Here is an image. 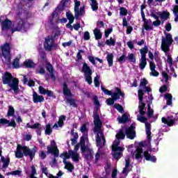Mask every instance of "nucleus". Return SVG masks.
Listing matches in <instances>:
<instances>
[{
    "label": "nucleus",
    "mask_w": 178,
    "mask_h": 178,
    "mask_svg": "<svg viewBox=\"0 0 178 178\" xmlns=\"http://www.w3.org/2000/svg\"><path fill=\"white\" fill-rule=\"evenodd\" d=\"M112 151H113V152H121V154H123V151H124V147L115 146V147H112Z\"/></svg>",
    "instance_id": "8fccbe9b"
},
{
    "label": "nucleus",
    "mask_w": 178,
    "mask_h": 178,
    "mask_svg": "<svg viewBox=\"0 0 178 178\" xmlns=\"http://www.w3.org/2000/svg\"><path fill=\"white\" fill-rule=\"evenodd\" d=\"M56 35H58V34L55 33L54 35H48L44 38L43 47L46 51L51 52V51H54V49L58 48V44L55 42Z\"/></svg>",
    "instance_id": "39448f33"
},
{
    "label": "nucleus",
    "mask_w": 178,
    "mask_h": 178,
    "mask_svg": "<svg viewBox=\"0 0 178 178\" xmlns=\"http://www.w3.org/2000/svg\"><path fill=\"white\" fill-rule=\"evenodd\" d=\"M113 54H108L106 56L107 62L108 63V67L113 66Z\"/></svg>",
    "instance_id": "72a5a7b5"
},
{
    "label": "nucleus",
    "mask_w": 178,
    "mask_h": 178,
    "mask_svg": "<svg viewBox=\"0 0 178 178\" xmlns=\"http://www.w3.org/2000/svg\"><path fill=\"white\" fill-rule=\"evenodd\" d=\"M93 34L95 40H101V38H102V32H101V30L98 28H95L93 30Z\"/></svg>",
    "instance_id": "c85d7f7f"
},
{
    "label": "nucleus",
    "mask_w": 178,
    "mask_h": 178,
    "mask_svg": "<svg viewBox=\"0 0 178 178\" xmlns=\"http://www.w3.org/2000/svg\"><path fill=\"white\" fill-rule=\"evenodd\" d=\"M33 97V101L34 104H38V102H44V96L39 95L37 92H34Z\"/></svg>",
    "instance_id": "4be33fe9"
},
{
    "label": "nucleus",
    "mask_w": 178,
    "mask_h": 178,
    "mask_svg": "<svg viewBox=\"0 0 178 178\" xmlns=\"http://www.w3.org/2000/svg\"><path fill=\"white\" fill-rule=\"evenodd\" d=\"M46 69L49 73H50V77L53 81L56 80V76H55V73H54V66L51 63H46Z\"/></svg>",
    "instance_id": "aec40b11"
},
{
    "label": "nucleus",
    "mask_w": 178,
    "mask_h": 178,
    "mask_svg": "<svg viewBox=\"0 0 178 178\" xmlns=\"http://www.w3.org/2000/svg\"><path fill=\"white\" fill-rule=\"evenodd\" d=\"M37 152V147H34L32 149L27 146H22V145H17V151L15 152V156L20 159L23 156H29L30 160L33 161L35 156Z\"/></svg>",
    "instance_id": "f03ea898"
},
{
    "label": "nucleus",
    "mask_w": 178,
    "mask_h": 178,
    "mask_svg": "<svg viewBox=\"0 0 178 178\" xmlns=\"http://www.w3.org/2000/svg\"><path fill=\"white\" fill-rule=\"evenodd\" d=\"M138 120L140 122V123H148V118L144 117V115H141V116L138 118Z\"/></svg>",
    "instance_id": "680f3d73"
},
{
    "label": "nucleus",
    "mask_w": 178,
    "mask_h": 178,
    "mask_svg": "<svg viewBox=\"0 0 178 178\" xmlns=\"http://www.w3.org/2000/svg\"><path fill=\"white\" fill-rule=\"evenodd\" d=\"M91 149H87V154L85 155L86 159L88 161H91V159H94V156L92 155V153L91 152Z\"/></svg>",
    "instance_id": "79ce46f5"
},
{
    "label": "nucleus",
    "mask_w": 178,
    "mask_h": 178,
    "mask_svg": "<svg viewBox=\"0 0 178 178\" xmlns=\"http://www.w3.org/2000/svg\"><path fill=\"white\" fill-rule=\"evenodd\" d=\"M63 95L66 97H70L68 98H66L65 102L66 104H70V106H73L74 108H77V104H76V99L72 98L73 97V95L72 94V90L67 87V83L66 82H64L63 83Z\"/></svg>",
    "instance_id": "0eeeda50"
},
{
    "label": "nucleus",
    "mask_w": 178,
    "mask_h": 178,
    "mask_svg": "<svg viewBox=\"0 0 178 178\" xmlns=\"http://www.w3.org/2000/svg\"><path fill=\"white\" fill-rule=\"evenodd\" d=\"M156 10H150V16L151 17H153L154 19H158V15H156Z\"/></svg>",
    "instance_id": "774afa93"
},
{
    "label": "nucleus",
    "mask_w": 178,
    "mask_h": 178,
    "mask_svg": "<svg viewBox=\"0 0 178 178\" xmlns=\"http://www.w3.org/2000/svg\"><path fill=\"white\" fill-rule=\"evenodd\" d=\"M30 29V23L25 19H17L13 24V28L11 29V33H16V31L20 32L24 31V33H27Z\"/></svg>",
    "instance_id": "7ed1b4c3"
},
{
    "label": "nucleus",
    "mask_w": 178,
    "mask_h": 178,
    "mask_svg": "<svg viewBox=\"0 0 178 178\" xmlns=\"http://www.w3.org/2000/svg\"><path fill=\"white\" fill-rule=\"evenodd\" d=\"M151 149H152L149 147L147 150H145L143 152V157L145 159V161L152 162L153 163H156V156L149 154V151H151Z\"/></svg>",
    "instance_id": "2eb2a0df"
},
{
    "label": "nucleus",
    "mask_w": 178,
    "mask_h": 178,
    "mask_svg": "<svg viewBox=\"0 0 178 178\" xmlns=\"http://www.w3.org/2000/svg\"><path fill=\"white\" fill-rule=\"evenodd\" d=\"M7 176H22V170H16L15 171L6 173Z\"/></svg>",
    "instance_id": "a19ab883"
},
{
    "label": "nucleus",
    "mask_w": 178,
    "mask_h": 178,
    "mask_svg": "<svg viewBox=\"0 0 178 178\" xmlns=\"http://www.w3.org/2000/svg\"><path fill=\"white\" fill-rule=\"evenodd\" d=\"M74 12L75 13V19L77 20L80 18V17L84 15V12L86 10V6H82L80 8V6L81 5V2L80 1L74 0Z\"/></svg>",
    "instance_id": "9d476101"
},
{
    "label": "nucleus",
    "mask_w": 178,
    "mask_h": 178,
    "mask_svg": "<svg viewBox=\"0 0 178 178\" xmlns=\"http://www.w3.org/2000/svg\"><path fill=\"white\" fill-rule=\"evenodd\" d=\"M65 16L67 20H69V22H74V19H76V15H74V17L72 12L70 11L66 12Z\"/></svg>",
    "instance_id": "58836bf2"
},
{
    "label": "nucleus",
    "mask_w": 178,
    "mask_h": 178,
    "mask_svg": "<svg viewBox=\"0 0 178 178\" xmlns=\"http://www.w3.org/2000/svg\"><path fill=\"white\" fill-rule=\"evenodd\" d=\"M70 151L73 150H69L68 153L67 152H63L62 154H60V158H63V161H66V159H70V156H72V155L70 154Z\"/></svg>",
    "instance_id": "f704fd0d"
},
{
    "label": "nucleus",
    "mask_w": 178,
    "mask_h": 178,
    "mask_svg": "<svg viewBox=\"0 0 178 178\" xmlns=\"http://www.w3.org/2000/svg\"><path fill=\"white\" fill-rule=\"evenodd\" d=\"M118 122L120 124L127 123V122H129V116H127V114L124 113L122 118H118Z\"/></svg>",
    "instance_id": "c9c22d12"
},
{
    "label": "nucleus",
    "mask_w": 178,
    "mask_h": 178,
    "mask_svg": "<svg viewBox=\"0 0 178 178\" xmlns=\"http://www.w3.org/2000/svg\"><path fill=\"white\" fill-rule=\"evenodd\" d=\"M142 19H143V22H144L143 23V29L145 30H146V31H151L154 30V26L148 24V19H147V18H145V17Z\"/></svg>",
    "instance_id": "5701e85b"
},
{
    "label": "nucleus",
    "mask_w": 178,
    "mask_h": 178,
    "mask_svg": "<svg viewBox=\"0 0 178 178\" xmlns=\"http://www.w3.org/2000/svg\"><path fill=\"white\" fill-rule=\"evenodd\" d=\"M176 118L170 115L168 116L167 118L163 117L161 118V122L164 124H167L168 127H172V126H175L176 124Z\"/></svg>",
    "instance_id": "4468645a"
},
{
    "label": "nucleus",
    "mask_w": 178,
    "mask_h": 178,
    "mask_svg": "<svg viewBox=\"0 0 178 178\" xmlns=\"http://www.w3.org/2000/svg\"><path fill=\"white\" fill-rule=\"evenodd\" d=\"M172 12L175 16V22H178V5L174 6V8L172 9Z\"/></svg>",
    "instance_id": "de8ad7c7"
},
{
    "label": "nucleus",
    "mask_w": 178,
    "mask_h": 178,
    "mask_svg": "<svg viewBox=\"0 0 178 178\" xmlns=\"http://www.w3.org/2000/svg\"><path fill=\"white\" fill-rule=\"evenodd\" d=\"M123 153L122 152H114L113 156L114 159H116V161H119V159L122 157Z\"/></svg>",
    "instance_id": "13d9d810"
},
{
    "label": "nucleus",
    "mask_w": 178,
    "mask_h": 178,
    "mask_svg": "<svg viewBox=\"0 0 178 178\" xmlns=\"http://www.w3.org/2000/svg\"><path fill=\"white\" fill-rule=\"evenodd\" d=\"M93 101L95 102V105L97 106L95 108L93 111V123L95 126L96 131H99V130H101V127L102 126V121H101V119L99 118V114H98V111L99 109V106H101V104H99V100L98 99V96L97 95L93 97Z\"/></svg>",
    "instance_id": "20e7f679"
},
{
    "label": "nucleus",
    "mask_w": 178,
    "mask_h": 178,
    "mask_svg": "<svg viewBox=\"0 0 178 178\" xmlns=\"http://www.w3.org/2000/svg\"><path fill=\"white\" fill-rule=\"evenodd\" d=\"M70 154L71 155V158L72 159V161H74V162H79V161H80V156L79 155V154L76 153L74 151H70Z\"/></svg>",
    "instance_id": "7c9ffc66"
},
{
    "label": "nucleus",
    "mask_w": 178,
    "mask_h": 178,
    "mask_svg": "<svg viewBox=\"0 0 178 178\" xmlns=\"http://www.w3.org/2000/svg\"><path fill=\"white\" fill-rule=\"evenodd\" d=\"M55 144H56L55 140L51 141V145L47 146V154H51V155H54L55 158H58V156H59V149H58L57 146H54Z\"/></svg>",
    "instance_id": "f8f14e48"
},
{
    "label": "nucleus",
    "mask_w": 178,
    "mask_h": 178,
    "mask_svg": "<svg viewBox=\"0 0 178 178\" xmlns=\"http://www.w3.org/2000/svg\"><path fill=\"white\" fill-rule=\"evenodd\" d=\"M58 8H56L54 11H53L51 14V18L49 19V23L51 26H54L55 24L54 23V19H55V16H58Z\"/></svg>",
    "instance_id": "37998d69"
},
{
    "label": "nucleus",
    "mask_w": 178,
    "mask_h": 178,
    "mask_svg": "<svg viewBox=\"0 0 178 178\" xmlns=\"http://www.w3.org/2000/svg\"><path fill=\"white\" fill-rule=\"evenodd\" d=\"M26 127L27 129H33L36 130V134L38 136H41V132L42 131V127L39 122H36L33 125H31L30 123H27Z\"/></svg>",
    "instance_id": "f3484780"
},
{
    "label": "nucleus",
    "mask_w": 178,
    "mask_h": 178,
    "mask_svg": "<svg viewBox=\"0 0 178 178\" xmlns=\"http://www.w3.org/2000/svg\"><path fill=\"white\" fill-rule=\"evenodd\" d=\"M112 31H113V28H108L104 31V35L106 38H108V37H109V34H111Z\"/></svg>",
    "instance_id": "69168bd1"
},
{
    "label": "nucleus",
    "mask_w": 178,
    "mask_h": 178,
    "mask_svg": "<svg viewBox=\"0 0 178 178\" xmlns=\"http://www.w3.org/2000/svg\"><path fill=\"white\" fill-rule=\"evenodd\" d=\"M3 84L8 86L10 89L8 92L14 91L15 94L20 92V89L19 88V79L15 78L9 72H6L4 75L2 76Z\"/></svg>",
    "instance_id": "f257e3e1"
},
{
    "label": "nucleus",
    "mask_w": 178,
    "mask_h": 178,
    "mask_svg": "<svg viewBox=\"0 0 178 178\" xmlns=\"http://www.w3.org/2000/svg\"><path fill=\"white\" fill-rule=\"evenodd\" d=\"M125 136L129 140L136 138V126L131 124L129 127L125 129Z\"/></svg>",
    "instance_id": "ddd939ff"
},
{
    "label": "nucleus",
    "mask_w": 178,
    "mask_h": 178,
    "mask_svg": "<svg viewBox=\"0 0 178 178\" xmlns=\"http://www.w3.org/2000/svg\"><path fill=\"white\" fill-rule=\"evenodd\" d=\"M90 1H91L90 6H91L92 10H93V12H97V10H98V2L97 1V0H90Z\"/></svg>",
    "instance_id": "4c0bfd02"
},
{
    "label": "nucleus",
    "mask_w": 178,
    "mask_h": 178,
    "mask_svg": "<svg viewBox=\"0 0 178 178\" xmlns=\"http://www.w3.org/2000/svg\"><path fill=\"white\" fill-rule=\"evenodd\" d=\"M127 59L132 63H136V56H134V54H133V53L129 54L128 55V56L127 57Z\"/></svg>",
    "instance_id": "09e8293b"
},
{
    "label": "nucleus",
    "mask_w": 178,
    "mask_h": 178,
    "mask_svg": "<svg viewBox=\"0 0 178 178\" xmlns=\"http://www.w3.org/2000/svg\"><path fill=\"white\" fill-rule=\"evenodd\" d=\"M135 158L136 159H137L138 161L139 159H140V161L143 159V155L142 154H144V149L143 148H136V149L135 150Z\"/></svg>",
    "instance_id": "b1692460"
},
{
    "label": "nucleus",
    "mask_w": 178,
    "mask_h": 178,
    "mask_svg": "<svg viewBox=\"0 0 178 178\" xmlns=\"http://www.w3.org/2000/svg\"><path fill=\"white\" fill-rule=\"evenodd\" d=\"M14 115H15V108H13V106H9L7 115L10 117V116H13Z\"/></svg>",
    "instance_id": "5fc2aeb1"
},
{
    "label": "nucleus",
    "mask_w": 178,
    "mask_h": 178,
    "mask_svg": "<svg viewBox=\"0 0 178 178\" xmlns=\"http://www.w3.org/2000/svg\"><path fill=\"white\" fill-rule=\"evenodd\" d=\"M127 13H128V11H127V9H126V8L121 7L120 8V15L121 16H127Z\"/></svg>",
    "instance_id": "4d7b16f0"
},
{
    "label": "nucleus",
    "mask_w": 178,
    "mask_h": 178,
    "mask_svg": "<svg viewBox=\"0 0 178 178\" xmlns=\"http://www.w3.org/2000/svg\"><path fill=\"white\" fill-rule=\"evenodd\" d=\"M105 44L106 45H108V47H115L116 42L113 40V38H110V39L106 40Z\"/></svg>",
    "instance_id": "c03bdc74"
},
{
    "label": "nucleus",
    "mask_w": 178,
    "mask_h": 178,
    "mask_svg": "<svg viewBox=\"0 0 178 178\" xmlns=\"http://www.w3.org/2000/svg\"><path fill=\"white\" fill-rule=\"evenodd\" d=\"M145 66H147V58H140L139 63V67L140 70L145 69Z\"/></svg>",
    "instance_id": "ea45409f"
},
{
    "label": "nucleus",
    "mask_w": 178,
    "mask_h": 178,
    "mask_svg": "<svg viewBox=\"0 0 178 178\" xmlns=\"http://www.w3.org/2000/svg\"><path fill=\"white\" fill-rule=\"evenodd\" d=\"M117 140H124L126 138V134L123 131V129H120L118 133L115 135Z\"/></svg>",
    "instance_id": "473e14b6"
},
{
    "label": "nucleus",
    "mask_w": 178,
    "mask_h": 178,
    "mask_svg": "<svg viewBox=\"0 0 178 178\" xmlns=\"http://www.w3.org/2000/svg\"><path fill=\"white\" fill-rule=\"evenodd\" d=\"M1 162L3 163L2 168L3 169H6V168H8V166H9V164L10 163V158L7 157L6 159L3 156H1Z\"/></svg>",
    "instance_id": "cd10ccee"
},
{
    "label": "nucleus",
    "mask_w": 178,
    "mask_h": 178,
    "mask_svg": "<svg viewBox=\"0 0 178 178\" xmlns=\"http://www.w3.org/2000/svg\"><path fill=\"white\" fill-rule=\"evenodd\" d=\"M36 73L38 74H44L45 73V68L42 65H39V70H36Z\"/></svg>",
    "instance_id": "0e129e2a"
},
{
    "label": "nucleus",
    "mask_w": 178,
    "mask_h": 178,
    "mask_svg": "<svg viewBox=\"0 0 178 178\" xmlns=\"http://www.w3.org/2000/svg\"><path fill=\"white\" fill-rule=\"evenodd\" d=\"M164 98L167 101L166 105H168L170 106H172V101L173 99V96L172 95V94L166 93L165 95H164Z\"/></svg>",
    "instance_id": "c756f323"
},
{
    "label": "nucleus",
    "mask_w": 178,
    "mask_h": 178,
    "mask_svg": "<svg viewBox=\"0 0 178 178\" xmlns=\"http://www.w3.org/2000/svg\"><path fill=\"white\" fill-rule=\"evenodd\" d=\"M81 72L83 73L86 81L90 85L92 84V70L87 63H83Z\"/></svg>",
    "instance_id": "1a4fd4ad"
},
{
    "label": "nucleus",
    "mask_w": 178,
    "mask_h": 178,
    "mask_svg": "<svg viewBox=\"0 0 178 178\" xmlns=\"http://www.w3.org/2000/svg\"><path fill=\"white\" fill-rule=\"evenodd\" d=\"M165 38H163L161 40V45H168L170 46L173 44V39L172 38V34L169 33L164 32Z\"/></svg>",
    "instance_id": "dca6fc26"
},
{
    "label": "nucleus",
    "mask_w": 178,
    "mask_h": 178,
    "mask_svg": "<svg viewBox=\"0 0 178 178\" xmlns=\"http://www.w3.org/2000/svg\"><path fill=\"white\" fill-rule=\"evenodd\" d=\"M71 136H72L73 138H71L72 145H74L77 144V139L79 138V134L74 131V129L71 130Z\"/></svg>",
    "instance_id": "a878e982"
},
{
    "label": "nucleus",
    "mask_w": 178,
    "mask_h": 178,
    "mask_svg": "<svg viewBox=\"0 0 178 178\" xmlns=\"http://www.w3.org/2000/svg\"><path fill=\"white\" fill-rule=\"evenodd\" d=\"M147 84H148V81L145 78L140 80V87H143V88H145V87H147Z\"/></svg>",
    "instance_id": "052dcab7"
},
{
    "label": "nucleus",
    "mask_w": 178,
    "mask_h": 178,
    "mask_svg": "<svg viewBox=\"0 0 178 178\" xmlns=\"http://www.w3.org/2000/svg\"><path fill=\"white\" fill-rule=\"evenodd\" d=\"M170 16V13L167 11H163L161 13V19H163L164 20H168Z\"/></svg>",
    "instance_id": "603ef678"
},
{
    "label": "nucleus",
    "mask_w": 178,
    "mask_h": 178,
    "mask_svg": "<svg viewBox=\"0 0 178 178\" xmlns=\"http://www.w3.org/2000/svg\"><path fill=\"white\" fill-rule=\"evenodd\" d=\"M63 162L65 165L64 169H67L70 173L74 170V165L71 162H67L66 161H63Z\"/></svg>",
    "instance_id": "393cba45"
},
{
    "label": "nucleus",
    "mask_w": 178,
    "mask_h": 178,
    "mask_svg": "<svg viewBox=\"0 0 178 178\" xmlns=\"http://www.w3.org/2000/svg\"><path fill=\"white\" fill-rule=\"evenodd\" d=\"M147 115L149 118H152L154 116V109L151 108V104H147Z\"/></svg>",
    "instance_id": "3c124183"
},
{
    "label": "nucleus",
    "mask_w": 178,
    "mask_h": 178,
    "mask_svg": "<svg viewBox=\"0 0 178 178\" xmlns=\"http://www.w3.org/2000/svg\"><path fill=\"white\" fill-rule=\"evenodd\" d=\"M45 134H47V136H51V134H52V128H51V124H47L46 125Z\"/></svg>",
    "instance_id": "864d4df0"
},
{
    "label": "nucleus",
    "mask_w": 178,
    "mask_h": 178,
    "mask_svg": "<svg viewBox=\"0 0 178 178\" xmlns=\"http://www.w3.org/2000/svg\"><path fill=\"white\" fill-rule=\"evenodd\" d=\"M12 27V21L8 18L1 22V30L5 31V30H10Z\"/></svg>",
    "instance_id": "6ab92c4d"
},
{
    "label": "nucleus",
    "mask_w": 178,
    "mask_h": 178,
    "mask_svg": "<svg viewBox=\"0 0 178 178\" xmlns=\"http://www.w3.org/2000/svg\"><path fill=\"white\" fill-rule=\"evenodd\" d=\"M102 129V127H101V128L99 131H97V130H95V125L94 131H95V133H99L100 134V136H101L102 141H103V145H105V143H106V140H105V136L104 135V133L102 131H101Z\"/></svg>",
    "instance_id": "a18cd8bd"
},
{
    "label": "nucleus",
    "mask_w": 178,
    "mask_h": 178,
    "mask_svg": "<svg viewBox=\"0 0 178 178\" xmlns=\"http://www.w3.org/2000/svg\"><path fill=\"white\" fill-rule=\"evenodd\" d=\"M94 83L95 87H99V76H98V75L94 78Z\"/></svg>",
    "instance_id": "338daca9"
},
{
    "label": "nucleus",
    "mask_w": 178,
    "mask_h": 178,
    "mask_svg": "<svg viewBox=\"0 0 178 178\" xmlns=\"http://www.w3.org/2000/svg\"><path fill=\"white\" fill-rule=\"evenodd\" d=\"M1 54L3 56V63L10 65L12 59V56L10 55V43L6 42L1 46Z\"/></svg>",
    "instance_id": "423d86ee"
},
{
    "label": "nucleus",
    "mask_w": 178,
    "mask_h": 178,
    "mask_svg": "<svg viewBox=\"0 0 178 178\" xmlns=\"http://www.w3.org/2000/svg\"><path fill=\"white\" fill-rule=\"evenodd\" d=\"M114 108L118 110V111L120 113H124V108H123V106L119 104H114Z\"/></svg>",
    "instance_id": "49530a36"
},
{
    "label": "nucleus",
    "mask_w": 178,
    "mask_h": 178,
    "mask_svg": "<svg viewBox=\"0 0 178 178\" xmlns=\"http://www.w3.org/2000/svg\"><path fill=\"white\" fill-rule=\"evenodd\" d=\"M40 58H41L42 60H43V62H46L47 63H49L47 61V53H45V51H40Z\"/></svg>",
    "instance_id": "6e6d98bb"
},
{
    "label": "nucleus",
    "mask_w": 178,
    "mask_h": 178,
    "mask_svg": "<svg viewBox=\"0 0 178 178\" xmlns=\"http://www.w3.org/2000/svg\"><path fill=\"white\" fill-rule=\"evenodd\" d=\"M147 53H148V47L145 45L144 47L140 49V54L141 55L140 58H147Z\"/></svg>",
    "instance_id": "2f4dec72"
},
{
    "label": "nucleus",
    "mask_w": 178,
    "mask_h": 178,
    "mask_svg": "<svg viewBox=\"0 0 178 178\" xmlns=\"http://www.w3.org/2000/svg\"><path fill=\"white\" fill-rule=\"evenodd\" d=\"M0 124H7V127H13L14 129L17 126V124H16V121H15V119H12L11 121H9L6 118H1L0 119Z\"/></svg>",
    "instance_id": "a211bd4d"
},
{
    "label": "nucleus",
    "mask_w": 178,
    "mask_h": 178,
    "mask_svg": "<svg viewBox=\"0 0 178 178\" xmlns=\"http://www.w3.org/2000/svg\"><path fill=\"white\" fill-rule=\"evenodd\" d=\"M80 145H81V154H84V152H87V149H90V148L86 146V136H82L80 140Z\"/></svg>",
    "instance_id": "412c9836"
},
{
    "label": "nucleus",
    "mask_w": 178,
    "mask_h": 178,
    "mask_svg": "<svg viewBox=\"0 0 178 178\" xmlns=\"http://www.w3.org/2000/svg\"><path fill=\"white\" fill-rule=\"evenodd\" d=\"M24 66L27 69H33V67H35V63H34L33 60L29 59L24 62Z\"/></svg>",
    "instance_id": "bb28decb"
},
{
    "label": "nucleus",
    "mask_w": 178,
    "mask_h": 178,
    "mask_svg": "<svg viewBox=\"0 0 178 178\" xmlns=\"http://www.w3.org/2000/svg\"><path fill=\"white\" fill-rule=\"evenodd\" d=\"M101 90L104 92L106 95L111 96V98L114 99L115 102L118 99H120V97H124V92H122V89L119 87H116L115 88V92L112 93L111 90L105 88L104 86H101Z\"/></svg>",
    "instance_id": "6e6552de"
},
{
    "label": "nucleus",
    "mask_w": 178,
    "mask_h": 178,
    "mask_svg": "<svg viewBox=\"0 0 178 178\" xmlns=\"http://www.w3.org/2000/svg\"><path fill=\"white\" fill-rule=\"evenodd\" d=\"M138 96L139 99V106H138L139 113L140 115H145L146 112L144 111V109H145V106L147 104L144 103V90L141 89L138 90Z\"/></svg>",
    "instance_id": "9b49d317"
},
{
    "label": "nucleus",
    "mask_w": 178,
    "mask_h": 178,
    "mask_svg": "<svg viewBox=\"0 0 178 178\" xmlns=\"http://www.w3.org/2000/svg\"><path fill=\"white\" fill-rule=\"evenodd\" d=\"M97 29H105V22L103 21H97L96 23Z\"/></svg>",
    "instance_id": "e2e57ef3"
},
{
    "label": "nucleus",
    "mask_w": 178,
    "mask_h": 178,
    "mask_svg": "<svg viewBox=\"0 0 178 178\" xmlns=\"http://www.w3.org/2000/svg\"><path fill=\"white\" fill-rule=\"evenodd\" d=\"M19 58H15L13 63V67H15V69H19V67H20V64L19 63Z\"/></svg>",
    "instance_id": "bf43d9fd"
},
{
    "label": "nucleus",
    "mask_w": 178,
    "mask_h": 178,
    "mask_svg": "<svg viewBox=\"0 0 178 178\" xmlns=\"http://www.w3.org/2000/svg\"><path fill=\"white\" fill-rule=\"evenodd\" d=\"M96 145L99 148H102V138L99 136V133L97 132L96 135Z\"/></svg>",
    "instance_id": "e433bc0d"
}]
</instances>
